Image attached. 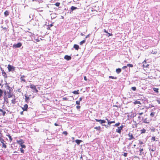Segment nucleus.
<instances>
[{"instance_id": "nucleus-1", "label": "nucleus", "mask_w": 160, "mask_h": 160, "mask_svg": "<svg viewBox=\"0 0 160 160\" xmlns=\"http://www.w3.org/2000/svg\"><path fill=\"white\" fill-rule=\"evenodd\" d=\"M149 150L150 152V156L152 158L153 157H154L155 156V153L154 154H153L152 153V152L155 151L156 150V148L155 147L152 148L150 147L149 148Z\"/></svg>"}, {"instance_id": "nucleus-2", "label": "nucleus", "mask_w": 160, "mask_h": 160, "mask_svg": "<svg viewBox=\"0 0 160 160\" xmlns=\"http://www.w3.org/2000/svg\"><path fill=\"white\" fill-rule=\"evenodd\" d=\"M30 88L33 90V92H38V90L36 88V86L33 84L30 85Z\"/></svg>"}, {"instance_id": "nucleus-3", "label": "nucleus", "mask_w": 160, "mask_h": 160, "mask_svg": "<svg viewBox=\"0 0 160 160\" xmlns=\"http://www.w3.org/2000/svg\"><path fill=\"white\" fill-rule=\"evenodd\" d=\"M8 68L9 71H11L14 70L15 67L13 66H12L10 65H8Z\"/></svg>"}, {"instance_id": "nucleus-4", "label": "nucleus", "mask_w": 160, "mask_h": 160, "mask_svg": "<svg viewBox=\"0 0 160 160\" xmlns=\"http://www.w3.org/2000/svg\"><path fill=\"white\" fill-rule=\"evenodd\" d=\"M22 46V44L20 42H18L17 44H15L13 45V47L15 48H20Z\"/></svg>"}, {"instance_id": "nucleus-5", "label": "nucleus", "mask_w": 160, "mask_h": 160, "mask_svg": "<svg viewBox=\"0 0 160 160\" xmlns=\"http://www.w3.org/2000/svg\"><path fill=\"white\" fill-rule=\"evenodd\" d=\"M96 121L97 122H99L100 124H103L106 121L105 120H101V119H95Z\"/></svg>"}, {"instance_id": "nucleus-6", "label": "nucleus", "mask_w": 160, "mask_h": 160, "mask_svg": "<svg viewBox=\"0 0 160 160\" xmlns=\"http://www.w3.org/2000/svg\"><path fill=\"white\" fill-rule=\"evenodd\" d=\"M129 137H130L128 139L129 140H131L132 139H135V138L133 136L132 134V133H129L128 134Z\"/></svg>"}, {"instance_id": "nucleus-7", "label": "nucleus", "mask_w": 160, "mask_h": 160, "mask_svg": "<svg viewBox=\"0 0 160 160\" xmlns=\"http://www.w3.org/2000/svg\"><path fill=\"white\" fill-rule=\"evenodd\" d=\"M64 59L67 60H69L71 59V57L70 56L66 55L64 56Z\"/></svg>"}, {"instance_id": "nucleus-8", "label": "nucleus", "mask_w": 160, "mask_h": 160, "mask_svg": "<svg viewBox=\"0 0 160 160\" xmlns=\"http://www.w3.org/2000/svg\"><path fill=\"white\" fill-rule=\"evenodd\" d=\"M1 71H2V75L4 76V77H5V78H7V74L5 72H4V71L3 70V69L1 68Z\"/></svg>"}, {"instance_id": "nucleus-9", "label": "nucleus", "mask_w": 160, "mask_h": 160, "mask_svg": "<svg viewBox=\"0 0 160 160\" xmlns=\"http://www.w3.org/2000/svg\"><path fill=\"white\" fill-rule=\"evenodd\" d=\"M106 119L108 121V125H110V124H111V123H115V122L114 121H110L108 119H107V118H106Z\"/></svg>"}, {"instance_id": "nucleus-10", "label": "nucleus", "mask_w": 160, "mask_h": 160, "mask_svg": "<svg viewBox=\"0 0 160 160\" xmlns=\"http://www.w3.org/2000/svg\"><path fill=\"white\" fill-rule=\"evenodd\" d=\"M75 142L77 144L79 145L80 143L82 142V141L81 140L77 139L75 141Z\"/></svg>"}, {"instance_id": "nucleus-11", "label": "nucleus", "mask_w": 160, "mask_h": 160, "mask_svg": "<svg viewBox=\"0 0 160 160\" xmlns=\"http://www.w3.org/2000/svg\"><path fill=\"white\" fill-rule=\"evenodd\" d=\"M28 108V105L27 104H25L23 108V111H27V109Z\"/></svg>"}, {"instance_id": "nucleus-12", "label": "nucleus", "mask_w": 160, "mask_h": 160, "mask_svg": "<svg viewBox=\"0 0 160 160\" xmlns=\"http://www.w3.org/2000/svg\"><path fill=\"white\" fill-rule=\"evenodd\" d=\"M121 130L122 129L120 128L119 127H118V128L116 129V132L120 134L121 132Z\"/></svg>"}, {"instance_id": "nucleus-13", "label": "nucleus", "mask_w": 160, "mask_h": 160, "mask_svg": "<svg viewBox=\"0 0 160 160\" xmlns=\"http://www.w3.org/2000/svg\"><path fill=\"white\" fill-rule=\"evenodd\" d=\"M26 77L24 75H22L20 77V79L22 81H23L24 82H26V80L25 79L23 78L25 77Z\"/></svg>"}, {"instance_id": "nucleus-14", "label": "nucleus", "mask_w": 160, "mask_h": 160, "mask_svg": "<svg viewBox=\"0 0 160 160\" xmlns=\"http://www.w3.org/2000/svg\"><path fill=\"white\" fill-rule=\"evenodd\" d=\"M121 72V69L120 68H118L116 69V72L118 74H119Z\"/></svg>"}, {"instance_id": "nucleus-15", "label": "nucleus", "mask_w": 160, "mask_h": 160, "mask_svg": "<svg viewBox=\"0 0 160 160\" xmlns=\"http://www.w3.org/2000/svg\"><path fill=\"white\" fill-rule=\"evenodd\" d=\"M73 48H75L76 50H78L79 49V46L77 44H74L73 46Z\"/></svg>"}, {"instance_id": "nucleus-16", "label": "nucleus", "mask_w": 160, "mask_h": 160, "mask_svg": "<svg viewBox=\"0 0 160 160\" xmlns=\"http://www.w3.org/2000/svg\"><path fill=\"white\" fill-rule=\"evenodd\" d=\"M146 130L144 128H143L142 129L140 130L141 134L144 133H145Z\"/></svg>"}, {"instance_id": "nucleus-17", "label": "nucleus", "mask_w": 160, "mask_h": 160, "mask_svg": "<svg viewBox=\"0 0 160 160\" xmlns=\"http://www.w3.org/2000/svg\"><path fill=\"white\" fill-rule=\"evenodd\" d=\"M4 14L5 17L9 15V12L8 11H6L4 12Z\"/></svg>"}, {"instance_id": "nucleus-18", "label": "nucleus", "mask_w": 160, "mask_h": 160, "mask_svg": "<svg viewBox=\"0 0 160 160\" xmlns=\"http://www.w3.org/2000/svg\"><path fill=\"white\" fill-rule=\"evenodd\" d=\"M79 91L78 90L77 91H74L72 92V93L75 94H78L79 93Z\"/></svg>"}, {"instance_id": "nucleus-19", "label": "nucleus", "mask_w": 160, "mask_h": 160, "mask_svg": "<svg viewBox=\"0 0 160 160\" xmlns=\"http://www.w3.org/2000/svg\"><path fill=\"white\" fill-rule=\"evenodd\" d=\"M5 85L7 86H6V89H8V90H11V88L9 87V86L8 85V83H6L5 84Z\"/></svg>"}, {"instance_id": "nucleus-20", "label": "nucleus", "mask_w": 160, "mask_h": 160, "mask_svg": "<svg viewBox=\"0 0 160 160\" xmlns=\"http://www.w3.org/2000/svg\"><path fill=\"white\" fill-rule=\"evenodd\" d=\"M8 91H7V92H6V91H5L4 92V93L5 95H6L7 94H8L9 93H11V90H8Z\"/></svg>"}, {"instance_id": "nucleus-21", "label": "nucleus", "mask_w": 160, "mask_h": 160, "mask_svg": "<svg viewBox=\"0 0 160 160\" xmlns=\"http://www.w3.org/2000/svg\"><path fill=\"white\" fill-rule=\"evenodd\" d=\"M25 101L27 102L28 100H29V98H30L29 97H28L26 95L25 96Z\"/></svg>"}, {"instance_id": "nucleus-22", "label": "nucleus", "mask_w": 160, "mask_h": 160, "mask_svg": "<svg viewBox=\"0 0 160 160\" xmlns=\"http://www.w3.org/2000/svg\"><path fill=\"white\" fill-rule=\"evenodd\" d=\"M77 8L76 7L72 6L71 7V10L72 11L73 10H75Z\"/></svg>"}, {"instance_id": "nucleus-23", "label": "nucleus", "mask_w": 160, "mask_h": 160, "mask_svg": "<svg viewBox=\"0 0 160 160\" xmlns=\"http://www.w3.org/2000/svg\"><path fill=\"white\" fill-rule=\"evenodd\" d=\"M134 103L135 104H141L140 101H135Z\"/></svg>"}, {"instance_id": "nucleus-24", "label": "nucleus", "mask_w": 160, "mask_h": 160, "mask_svg": "<svg viewBox=\"0 0 160 160\" xmlns=\"http://www.w3.org/2000/svg\"><path fill=\"white\" fill-rule=\"evenodd\" d=\"M153 90L156 92L157 93H158V88H153Z\"/></svg>"}, {"instance_id": "nucleus-25", "label": "nucleus", "mask_w": 160, "mask_h": 160, "mask_svg": "<svg viewBox=\"0 0 160 160\" xmlns=\"http://www.w3.org/2000/svg\"><path fill=\"white\" fill-rule=\"evenodd\" d=\"M7 136L8 137L11 141L12 140V138L11 136L9 134H8V135H7Z\"/></svg>"}, {"instance_id": "nucleus-26", "label": "nucleus", "mask_w": 160, "mask_h": 160, "mask_svg": "<svg viewBox=\"0 0 160 160\" xmlns=\"http://www.w3.org/2000/svg\"><path fill=\"white\" fill-rule=\"evenodd\" d=\"M7 97H8V98H10L12 97V95H11V93H9L7 95H6Z\"/></svg>"}, {"instance_id": "nucleus-27", "label": "nucleus", "mask_w": 160, "mask_h": 160, "mask_svg": "<svg viewBox=\"0 0 160 160\" xmlns=\"http://www.w3.org/2000/svg\"><path fill=\"white\" fill-rule=\"evenodd\" d=\"M94 129H96L97 130H100L101 129V127L100 126L96 127H94Z\"/></svg>"}, {"instance_id": "nucleus-28", "label": "nucleus", "mask_w": 160, "mask_h": 160, "mask_svg": "<svg viewBox=\"0 0 160 160\" xmlns=\"http://www.w3.org/2000/svg\"><path fill=\"white\" fill-rule=\"evenodd\" d=\"M155 113L154 112H152L151 113L150 115L152 117H153L154 116Z\"/></svg>"}, {"instance_id": "nucleus-29", "label": "nucleus", "mask_w": 160, "mask_h": 160, "mask_svg": "<svg viewBox=\"0 0 160 160\" xmlns=\"http://www.w3.org/2000/svg\"><path fill=\"white\" fill-rule=\"evenodd\" d=\"M24 143L22 140L21 139L19 141V143L21 145L22 144Z\"/></svg>"}, {"instance_id": "nucleus-30", "label": "nucleus", "mask_w": 160, "mask_h": 160, "mask_svg": "<svg viewBox=\"0 0 160 160\" xmlns=\"http://www.w3.org/2000/svg\"><path fill=\"white\" fill-rule=\"evenodd\" d=\"M86 42V40H84L82 41H81V42H80V45H82L83 43H84Z\"/></svg>"}, {"instance_id": "nucleus-31", "label": "nucleus", "mask_w": 160, "mask_h": 160, "mask_svg": "<svg viewBox=\"0 0 160 160\" xmlns=\"http://www.w3.org/2000/svg\"><path fill=\"white\" fill-rule=\"evenodd\" d=\"M16 99H13L12 100V103L13 104H14L16 103L15 102Z\"/></svg>"}, {"instance_id": "nucleus-32", "label": "nucleus", "mask_w": 160, "mask_h": 160, "mask_svg": "<svg viewBox=\"0 0 160 160\" xmlns=\"http://www.w3.org/2000/svg\"><path fill=\"white\" fill-rule=\"evenodd\" d=\"M109 78H112V79H116L117 78L116 77H114L112 76H109Z\"/></svg>"}, {"instance_id": "nucleus-33", "label": "nucleus", "mask_w": 160, "mask_h": 160, "mask_svg": "<svg viewBox=\"0 0 160 160\" xmlns=\"http://www.w3.org/2000/svg\"><path fill=\"white\" fill-rule=\"evenodd\" d=\"M4 101L6 102L7 103H8V98L7 97H4Z\"/></svg>"}, {"instance_id": "nucleus-34", "label": "nucleus", "mask_w": 160, "mask_h": 160, "mask_svg": "<svg viewBox=\"0 0 160 160\" xmlns=\"http://www.w3.org/2000/svg\"><path fill=\"white\" fill-rule=\"evenodd\" d=\"M4 142H3L2 143V147H4L5 148H6L7 147V146H6V145L4 143Z\"/></svg>"}, {"instance_id": "nucleus-35", "label": "nucleus", "mask_w": 160, "mask_h": 160, "mask_svg": "<svg viewBox=\"0 0 160 160\" xmlns=\"http://www.w3.org/2000/svg\"><path fill=\"white\" fill-rule=\"evenodd\" d=\"M3 91L0 89V98L2 96V94L3 93Z\"/></svg>"}, {"instance_id": "nucleus-36", "label": "nucleus", "mask_w": 160, "mask_h": 160, "mask_svg": "<svg viewBox=\"0 0 160 160\" xmlns=\"http://www.w3.org/2000/svg\"><path fill=\"white\" fill-rule=\"evenodd\" d=\"M133 65L132 64H128L127 65V67H133Z\"/></svg>"}, {"instance_id": "nucleus-37", "label": "nucleus", "mask_w": 160, "mask_h": 160, "mask_svg": "<svg viewBox=\"0 0 160 160\" xmlns=\"http://www.w3.org/2000/svg\"><path fill=\"white\" fill-rule=\"evenodd\" d=\"M131 89L133 91H135L136 90V88L135 87H132Z\"/></svg>"}, {"instance_id": "nucleus-38", "label": "nucleus", "mask_w": 160, "mask_h": 160, "mask_svg": "<svg viewBox=\"0 0 160 160\" xmlns=\"http://www.w3.org/2000/svg\"><path fill=\"white\" fill-rule=\"evenodd\" d=\"M0 142L1 143H2L3 142H5L4 139L3 138H2L1 137H0Z\"/></svg>"}, {"instance_id": "nucleus-39", "label": "nucleus", "mask_w": 160, "mask_h": 160, "mask_svg": "<svg viewBox=\"0 0 160 160\" xmlns=\"http://www.w3.org/2000/svg\"><path fill=\"white\" fill-rule=\"evenodd\" d=\"M60 3L59 2H56L55 3V5L57 6V7H58L60 5Z\"/></svg>"}, {"instance_id": "nucleus-40", "label": "nucleus", "mask_w": 160, "mask_h": 160, "mask_svg": "<svg viewBox=\"0 0 160 160\" xmlns=\"http://www.w3.org/2000/svg\"><path fill=\"white\" fill-rule=\"evenodd\" d=\"M120 124V122H118L117 123H116V124H115L114 125V126H119Z\"/></svg>"}, {"instance_id": "nucleus-41", "label": "nucleus", "mask_w": 160, "mask_h": 160, "mask_svg": "<svg viewBox=\"0 0 160 160\" xmlns=\"http://www.w3.org/2000/svg\"><path fill=\"white\" fill-rule=\"evenodd\" d=\"M20 145L22 147V148H26V146L25 145L22 144Z\"/></svg>"}, {"instance_id": "nucleus-42", "label": "nucleus", "mask_w": 160, "mask_h": 160, "mask_svg": "<svg viewBox=\"0 0 160 160\" xmlns=\"http://www.w3.org/2000/svg\"><path fill=\"white\" fill-rule=\"evenodd\" d=\"M104 32L108 34L109 36H110V35H112V34H110V33H108L106 29H104Z\"/></svg>"}, {"instance_id": "nucleus-43", "label": "nucleus", "mask_w": 160, "mask_h": 160, "mask_svg": "<svg viewBox=\"0 0 160 160\" xmlns=\"http://www.w3.org/2000/svg\"><path fill=\"white\" fill-rule=\"evenodd\" d=\"M62 133L65 134L66 136H67L68 134V132L66 131H64Z\"/></svg>"}, {"instance_id": "nucleus-44", "label": "nucleus", "mask_w": 160, "mask_h": 160, "mask_svg": "<svg viewBox=\"0 0 160 160\" xmlns=\"http://www.w3.org/2000/svg\"><path fill=\"white\" fill-rule=\"evenodd\" d=\"M152 140L153 141H155V137H152Z\"/></svg>"}, {"instance_id": "nucleus-45", "label": "nucleus", "mask_w": 160, "mask_h": 160, "mask_svg": "<svg viewBox=\"0 0 160 160\" xmlns=\"http://www.w3.org/2000/svg\"><path fill=\"white\" fill-rule=\"evenodd\" d=\"M63 100H68V99L66 97H64L62 98Z\"/></svg>"}, {"instance_id": "nucleus-46", "label": "nucleus", "mask_w": 160, "mask_h": 160, "mask_svg": "<svg viewBox=\"0 0 160 160\" xmlns=\"http://www.w3.org/2000/svg\"><path fill=\"white\" fill-rule=\"evenodd\" d=\"M76 104L78 105L80 104V101H76Z\"/></svg>"}, {"instance_id": "nucleus-47", "label": "nucleus", "mask_w": 160, "mask_h": 160, "mask_svg": "<svg viewBox=\"0 0 160 160\" xmlns=\"http://www.w3.org/2000/svg\"><path fill=\"white\" fill-rule=\"evenodd\" d=\"M124 127V125H121V126L120 127H119L120 128V129H121L122 130L123 128Z\"/></svg>"}, {"instance_id": "nucleus-48", "label": "nucleus", "mask_w": 160, "mask_h": 160, "mask_svg": "<svg viewBox=\"0 0 160 160\" xmlns=\"http://www.w3.org/2000/svg\"><path fill=\"white\" fill-rule=\"evenodd\" d=\"M76 108H77V109L79 110L80 108V106H79V105L78 106H76Z\"/></svg>"}, {"instance_id": "nucleus-49", "label": "nucleus", "mask_w": 160, "mask_h": 160, "mask_svg": "<svg viewBox=\"0 0 160 160\" xmlns=\"http://www.w3.org/2000/svg\"><path fill=\"white\" fill-rule=\"evenodd\" d=\"M143 122L144 123H149V122H147L146 119H145L143 121Z\"/></svg>"}, {"instance_id": "nucleus-50", "label": "nucleus", "mask_w": 160, "mask_h": 160, "mask_svg": "<svg viewBox=\"0 0 160 160\" xmlns=\"http://www.w3.org/2000/svg\"><path fill=\"white\" fill-rule=\"evenodd\" d=\"M20 151H21V152L22 153H23L24 152V150H23L22 148H20Z\"/></svg>"}, {"instance_id": "nucleus-51", "label": "nucleus", "mask_w": 160, "mask_h": 160, "mask_svg": "<svg viewBox=\"0 0 160 160\" xmlns=\"http://www.w3.org/2000/svg\"><path fill=\"white\" fill-rule=\"evenodd\" d=\"M127 153L124 152L123 154V156L124 157H126L127 156Z\"/></svg>"}, {"instance_id": "nucleus-52", "label": "nucleus", "mask_w": 160, "mask_h": 160, "mask_svg": "<svg viewBox=\"0 0 160 160\" xmlns=\"http://www.w3.org/2000/svg\"><path fill=\"white\" fill-rule=\"evenodd\" d=\"M2 112V114H2V115H3V116H4V115H5V114L6 113V112H5V111H3Z\"/></svg>"}, {"instance_id": "nucleus-53", "label": "nucleus", "mask_w": 160, "mask_h": 160, "mask_svg": "<svg viewBox=\"0 0 160 160\" xmlns=\"http://www.w3.org/2000/svg\"><path fill=\"white\" fill-rule=\"evenodd\" d=\"M143 151V148H140V153H141L142 152V151Z\"/></svg>"}, {"instance_id": "nucleus-54", "label": "nucleus", "mask_w": 160, "mask_h": 160, "mask_svg": "<svg viewBox=\"0 0 160 160\" xmlns=\"http://www.w3.org/2000/svg\"><path fill=\"white\" fill-rule=\"evenodd\" d=\"M84 79L85 81H87V77L86 76L84 77Z\"/></svg>"}, {"instance_id": "nucleus-55", "label": "nucleus", "mask_w": 160, "mask_h": 160, "mask_svg": "<svg viewBox=\"0 0 160 160\" xmlns=\"http://www.w3.org/2000/svg\"><path fill=\"white\" fill-rule=\"evenodd\" d=\"M143 143L141 141H139V144H140L141 145L143 144Z\"/></svg>"}, {"instance_id": "nucleus-56", "label": "nucleus", "mask_w": 160, "mask_h": 160, "mask_svg": "<svg viewBox=\"0 0 160 160\" xmlns=\"http://www.w3.org/2000/svg\"><path fill=\"white\" fill-rule=\"evenodd\" d=\"M127 68V66H124L122 68V69H124Z\"/></svg>"}, {"instance_id": "nucleus-57", "label": "nucleus", "mask_w": 160, "mask_h": 160, "mask_svg": "<svg viewBox=\"0 0 160 160\" xmlns=\"http://www.w3.org/2000/svg\"><path fill=\"white\" fill-rule=\"evenodd\" d=\"M143 114V112H142L139 113L138 114H139V115H142Z\"/></svg>"}, {"instance_id": "nucleus-58", "label": "nucleus", "mask_w": 160, "mask_h": 160, "mask_svg": "<svg viewBox=\"0 0 160 160\" xmlns=\"http://www.w3.org/2000/svg\"><path fill=\"white\" fill-rule=\"evenodd\" d=\"M89 34H88V35H87V36H86V37H85V38L86 39L87 38H88V37H89Z\"/></svg>"}, {"instance_id": "nucleus-59", "label": "nucleus", "mask_w": 160, "mask_h": 160, "mask_svg": "<svg viewBox=\"0 0 160 160\" xmlns=\"http://www.w3.org/2000/svg\"><path fill=\"white\" fill-rule=\"evenodd\" d=\"M82 97L80 98H79V101H80V102L82 100Z\"/></svg>"}, {"instance_id": "nucleus-60", "label": "nucleus", "mask_w": 160, "mask_h": 160, "mask_svg": "<svg viewBox=\"0 0 160 160\" xmlns=\"http://www.w3.org/2000/svg\"><path fill=\"white\" fill-rule=\"evenodd\" d=\"M54 125L56 126H58L59 125H58V124L57 123H54Z\"/></svg>"}, {"instance_id": "nucleus-61", "label": "nucleus", "mask_w": 160, "mask_h": 160, "mask_svg": "<svg viewBox=\"0 0 160 160\" xmlns=\"http://www.w3.org/2000/svg\"><path fill=\"white\" fill-rule=\"evenodd\" d=\"M157 102L158 103L160 104V101L159 100H157Z\"/></svg>"}, {"instance_id": "nucleus-62", "label": "nucleus", "mask_w": 160, "mask_h": 160, "mask_svg": "<svg viewBox=\"0 0 160 160\" xmlns=\"http://www.w3.org/2000/svg\"><path fill=\"white\" fill-rule=\"evenodd\" d=\"M20 113L21 115H23V111L21 112Z\"/></svg>"}, {"instance_id": "nucleus-63", "label": "nucleus", "mask_w": 160, "mask_h": 160, "mask_svg": "<svg viewBox=\"0 0 160 160\" xmlns=\"http://www.w3.org/2000/svg\"><path fill=\"white\" fill-rule=\"evenodd\" d=\"M141 117H140V116H138V118L139 119V120H140V119H141Z\"/></svg>"}, {"instance_id": "nucleus-64", "label": "nucleus", "mask_w": 160, "mask_h": 160, "mask_svg": "<svg viewBox=\"0 0 160 160\" xmlns=\"http://www.w3.org/2000/svg\"><path fill=\"white\" fill-rule=\"evenodd\" d=\"M109 125H106L105 126V127L106 128H107L108 127H109Z\"/></svg>"}]
</instances>
